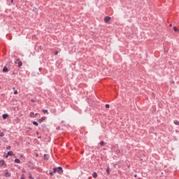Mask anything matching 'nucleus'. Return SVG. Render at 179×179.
Returning a JSON list of instances; mask_svg holds the SVG:
<instances>
[{
    "label": "nucleus",
    "instance_id": "nucleus-1",
    "mask_svg": "<svg viewBox=\"0 0 179 179\" xmlns=\"http://www.w3.org/2000/svg\"><path fill=\"white\" fill-rule=\"evenodd\" d=\"M55 173H58L59 174H62V173H64V170L62 169V167L58 166V167L53 168V171L50 172L49 174L50 176H54Z\"/></svg>",
    "mask_w": 179,
    "mask_h": 179
},
{
    "label": "nucleus",
    "instance_id": "nucleus-2",
    "mask_svg": "<svg viewBox=\"0 0 179 179\" xmlns=\"http://www.w3.org/2000/svg\"><path fill=\"white\" fill-rule=\"evenodd\" d=\"M110 20H111V17H110L106 16V17H104L105 23H108V22H110Z\"/></svg>",
    "mask_w": 179,
    "mask_h": 179
},
{
    "label": "nucleus",
    "instance_id": "nucleus-3",
    "mask_svg": "<svg viewBox=\"0 0 179 179\" xmlns=\"http://www.w3.org/2000/svg\"><path fill=\"white\" fill-rule=\"evenodd\" d=\"M6 164H5V161L3 160H0V166L1 167H6Z\"/></svg>",
    "mask_w": 179,
    "mask_h": 179
},
{
    "label": "nucleus",
    "instance_id": "nucleus-4",
    "mask_svg": "<svg viewBox=\"0 0 179 179\" xmlns=\"http://www.w3.org/2000/svg\"><path fill=\"white\" fill-rule=\"evenodd\" d=\"M29 117H31V118H36V115L33 112H31L29 113Z\"/></svg>",
    "mask_w": 179,
    "mask_h": 179
},
{
    "label": "nucleus",
    "instance_id": "nucleus-5",
    "mask_svg": "<svg viewBox=\"0 0 179 179\" xmlns=\"http://www.w3.org/2000/svg\"><path fill=\"white\" fill-rule=\"evenodd\" d=\"M4 176H5V177H10V173H9V172H8V171H6Z\"/></svg>",
    "mask_w": 179,
    "mask_h": 179
},
{
    "label": "nucleus",
    "instance_id": "nucleus-6",
    "mask_svg": "<svg viewBox=\"0 0 179 179\" xmlns=\"http://www.w3.org/2000/svg\"><path fill=\"white\" fill-rule=\"evenodd\" d=\"M3 117V120H6L7 117H9V115H8L7 113H5L2 115Z\"/></svg>",
    "mask_w": 179,
    "mask_h": 179
},
{
    "label": "nucleus",
    "instance_id": "nucleus-7",
    "mask_svg": "<svg viewBox=\"0 0 179 179\" xmlns=\"http://www.w3.org/2000/svg\"><path fill=\"white\" fill-rule=\"evenodd\" d=\"M44 120H45V117H43L41 119H39L38 120L39 124H41V122H43V121H44Z\"/></svg>",
    "mask_w": 179,
    "mask_h": 179
},
{
    "label": "nucleus",
    "instance_id": "nucleus-8",
    "mask_svg": "<svg viewBox=\"0 0 179 179\" xmlns=\"http://www.w3.org/2000/svg\"><path fill=\"white\" fill-rule=\"evenodd\" d=\"M92 177H93L94 178H97V173L94 172V173H92Z\"/></svg>",
    "mask_w": 179,
    "mask_h": 179
},
{
    "label": "nucleus",
    "instance_id": "nucleus-9",
    "mask_svg": "<svg viewBox=\"0 0 179 179\" xmlns=\"http://www.w3.org/2000/svg\"><path fill=\"white\" fill-rule=\"evenodd\" d=\"M15 163H17V164H20V159H15Z\"/></svg>",
    "mask_w": 179,
    "mask_h": 179
},
{
    "label": "nucleus",
    "instance_id": "nucleus-10",
    "mask_svg": "<svg viewBox=\"0 0 179 179\" xmlns=\"http://www.w3.org/2000/svg\"><path fill=\"white\" fill-rule=\"evenodd\" d=\"M17 65H18V68H20V66H22V65H23V63L20 61V62H18Z\"/></svg>",
    "mask_w": 179,
    "mask_h": 179
},
{
    "label": "nucleus",
    "instance_id": "nucleus-11",
    "mask_svg": "<svg viewBox=\"0 0 179 179\" xmlns=\"http://www.w3.org/2000/svg\"><path fill=\"white\" fill-rule=\"evenodd\" d=\"M8 68H6V66L3 69V73H6V72H8Z\"/></svg>",
    "mask_w": 179,
    "mask_h": 179
},
{
    "label": "nucleus",
    "instance_id": "nucleus-12",
    "mask_svg": "<svg viewBox=\"0 0 179 179\" xmlns=\"http://www.w3.org/2000/svg\"><path fill=\"white\" fill-rule=\"evenodd\" d=\"M13 152L12 151H9L7 154L8 156H13Z\"/></svg>",
    "mask_w": 179,
    "mask_h": 179
},
{
    "label": "nucleus",
    "instance_id": "nucleus-13",
    "mask_svg": "<svg viewBox=\"0 0 179 179\" xmlns=\"http://www.w3.org/2000/svg\"><path fill=\"white\" fill-rule=\"evenodd\" d=\"M33 125H35V127H38V123L37 122H33Z\"/></svg>",
    "mask_w": 179,
    "mask_h": 179
},
{
    "label": "nucleus",
    "instance_id": "nucleus-14",
    "mask_svg": "<svg viewBox=\"0 0 179 179\" xmlns=\"http://www.w3.org/2000/svg\"><path fill=\"white\" fill-rule=\"evenodd\" d=\"M173 30H174V31H178V33H179V29H178L177 27H174Z\"/></svg>",
    "mask_w": 179,
    "mask_h": 179
},
{
    "label": "nucleus",
    "instance_id": "nucleus-15",
    "mask_svg": "<svg viewBox=\"0 0 179 179\" xmlns=\"http://www.w3.org/2000/svg\"><path fill=\"white\" fill-rule=\"evenodd\" d=\"M175 125H179V122L178 120H174Z\"/></svg>",
    "mask_w": 179,
    "mask_h": 179
},
{
    "label": "nucleus",
    "instance_id": "nucleus-16",
    "mask_svg": "<svg viewBox=\"0 0 179 179\" xmlns=\"http://www.w3.org/2000/svg\"><path fill=\"white\" fill-rule=\"evenodd\" d=\"M3 136H5V134H3V132H0V137L3 138Z\"/></svg>",
    "mask_w": 179,
    "mask_h": 179
},
{
    "label": "nucleus",
    "instance_id": "nucleus-17",
    "mask_svg": "<svg viewBox=\"0 0 179 179\" xmlns=\"http://www.w3.org/2000/svg\"><path fill=\"white\" fill-rule=\"evenodd\" d=\"M106 173H107L108 175L110 174V168L109 167H108L106 169Z\"/></svg>",
    "mask_w": 179,
    "mask_h": 179
},
{
    "label": "nucleus",
    "instance_id": "nucleus-18",
    "mask_svg": "<svg viewBox=\"0 0 179 179\" xmlns=\"http://www.w3.org/2000/svg\"><path fill=\"white\" fill-rule=\"evenodd\" d=\"M100 145L101 146H104V141H101Z\"/></svg>",
    "mask_w": 179,
    "mask_h": 179
},
{
    "label": "nucleus",
    "instance_id": "nucleus-19",
    "mask_svg": "<svg viewBox=\"0 0 179 179\" xmlns=\"http://www.w3.org/2000/svg\"><path fill=\"white\" fill-rule=\"evenodd\" d=\"M105 107H106V108H110V105L109 104H106Z\"/></svg>",
    "mask_w": 179,
    "mask_h": 179
},
{
    "label": "nucleus",
    "instance_id": "nucleus-20",
    "mask_svg": "<svg viewBox=\"0 0 179 179\" xmlns=\"http://www.w3.org/2000/svg\"><path fill=\"white\" fill-rule=\"evenodd\" d=\"M29 167L30 169H34V166H33V165H29Z\"/></svg>",
    "mask_w": 179,
    "mask_h": 179
},
{
    "label": "nucleus",
    "instance_id": "nucleus-21",
    "mask_svg": "<svg viewBox=\"0 0 179 179\" xmlns=\"http://www.w3.org/2000/svg\"><path fill=\"white\" fill-rule=\"evenodd\" d=\"M43 113H47L48 114V110H43Z\"/></svg>",
    "mask_w": 179,
    "mask_h": 179
},
{
    "label": "nucleus",
    "instance_id": "nucleus-22",
    "mask_svg": "<svg viewBox=\"0 0 179 179\" xmlns=\"http://www.w3.org/2000/svg\"><path fill=\"white\" fill-rule=\"evenodd\" d=\"M14 94H17V90L14 91Z\"/></svg>",
    "mask_w": 179,
    "mask_h": 179
},
{
    "label": "nucleus",
    "instance_id": "nucleus-23",
    "mask_svg": "<svg viewBox=\"0 0 179 179\" xmlns=\"http://www.w3.org/2000/svg\"><path fill=\"white\" fill-rule=\"evenodd\" d=\"M29 178L31 179H34V178L31 177V175H29Z\"/></svg>",
    "mask_w": 179,
    "mask_h": 179
},
{
    "label": "nucleus",
    "instance_id": "nucleus-24",
    "mask_svg": "<svg viewBox=\"0 0 179 179\" xmlns=\"http://www.w3.org/2000/svg\"><path fill=\"white\" fill-rule=\"evenodd\" d=\"M55 55H58V51H56V52H55Z\"/></svg>",
    "mask_w": 179,
    "mask_h": 179
},
{
    "label": "nucleus",
    "instance_id": "nucleus-25",
    "mask_svg": "<svg viewBox=\"0 0 179 179\" xmlns=\"http://www.w3.org/2000/svg\"><path fill=\"white\" fill-rule=\"evenodd\" d=\"M16 89V87H13V90H15Z\"/></svg>",
    "mask_w": 179,
    "mask_h": 179
},
{
    "label": "nucleus",
    "instance_id": "nucleus-26",
    "mask_svg": "<svg viewBox=\"0 0 179 179\" xmlns=\"http://www.w3.org/2000/svg\"><path fill=\"white\" fill-rule=\"evenodd\" d=\"M38 114V113H36V114H35L36 118L37 117Z\"/></svg>",
    "mask_w": 179,
    "mask_h": 179
},
{
    "label": "nucleus",
    "instance_id": "nucleus-27",
    "mask_svg": "<svg viewBox=\"0 0 179 179\" xmlns=\"http://www.w3.org/2000/svg\"><path fill=\"white\" fill-rule=\"evenodd\" d=\"M169 26H170V27H171L173 26V24H170Z\"/></svg>",
    "mask_w": 179,
    "mask_h": 179
},
{
    "label": "nucleus",
    "instance_id": "nucleus-28",
    "mask_svg": "<svg viewBox=\"0 0 179 179\" xmlns=\"http://www.w3.org/2000/svg\"><path fill=\"white\" fill-rule=\"evenodd\" d=\"M11 3H13V0H11Z\"/></svg>",
    "mask_w": 179,
    "mask_h": 179
},
{
    "label": "nucleus",
    "instance_id": "nucleus-29",
    "mask_svg": "<svg viewBox=\"0 0 179 179\" xmlns=\"http://www.w3.org/2000/svg\"><path fill=\"white\" fill-rule=\"evenodd\" d=\"M21 179H26V178H24L22 177V178H21Z\"/></svg>",
    "mask_w": 179,
    "mask_h": 179
},
{
    "label": "nucleus",
    "instance_id": "nucleus-30",
    "mask_svg": "<svg viewBox=\"0 0 179 179\" xmlns=\"http://www.w3.org/2000/svg\"><path fill=\"white\" fill-rule=\"evenodd\" d=\"M39 71H41V68H39Z\"/></svg>",
    "mask_w": 179,
    "mask_h": 179
},
{
    "label": "nucleus",
    "instance_id": "nucleus-31",
    "mask_svg": "<svg viewBox=\"0 0 179 179\" xmlns=\"http://www.w3.org/2000/svg\"><path fill=\"white\" fill-rule=\"evenodd\" d=\"M8 149H10V147H8Z\"/></svg>",
    "mask_w": 179,
    "mask_h": 179
},
{
    "label": "nucleus",
    "instance_id": "nucleus-32",
    "mask_svg": "<svg viewBox=\"0 0 179 179\" xmlns=\"http://www.w3.org/2000/svg\"><path fill=\"white\" fill-rule=\"evenodd\" d=\"M134 177H136V175H134Z\"/></svg>",
    "mask_w": 179,
    "mask_h": 179
},
{
    "label": "nucleus",
    "instance_id": "nucleus-33",
    "mask_svg": "<svg viewBox=\"0 0 179 179\" xmlns=\"http://www.w3.org/2000/svg\"><path fill=\"white\" fill-rule=\"evenodd\" d=\"M17 61H19V59H17Z\"/></svg>",
    "mask_w": 179,
    "mask_h": 179
}]
</instances>
